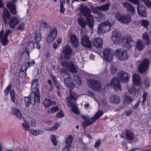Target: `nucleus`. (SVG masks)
Returning a JSON list of instances; mask_svg holds the SVG:
<instances>
[{
    "label": "nucleus",
    "mask_w": 151,
    "mask_h": 151,
    "mask_svg": "<svg viewBox=\"0 0 151 151\" xmlns=\"http://www.w3.org/2000/svg\"><path fill=\"white\" fill-rule=\"evenodd\" d=\"M65 83L70 89H72L75 88V85L73 83L72 79L69 77L68 78H65L64 80Z\"/></svg>",
    "instance_id": "23"
},
{
    "label": "nucleus",
    "mask_w": 151,
    "mask_h": 151,
    "mask_svg": "<svg viewBox=\"0 0 151 151\" xmlns=\"http://www.w3.org/2000/svg\"><path fill=\"white\" fill-rule=\"evenodd\" d=\"M142 39L145 41L146 44L148 45L150 42L149 36L148 33L145 32L142 35Z\"/></svg>",
    "instance_id": "37"
},
{
    "label": "nucleus",
    "mask_w": 151,
    "mask_h": 151,
    "mask_svg": "<svg viewBox=\"0 0 151 151\" xmlns=\"http://www.w3.org/2000/svg\"><path fill=\"white\" fill-rule=\"evenodd\" d=\"M31 88L33 90V91L35 92H32L33 93H36L37 91L39 92L38 90V84L37 81V80H34L32 84Z\"/></svg>",
    "instance_id": "34"
},
{
    "label": "nucleus",
    "mask_w": 151,
    "mask_h": 151,
    "mask_svg": "<svg viewBox=\"0 0 151 151\" xmlns=\"http://www.w3.org/2000/svg\"><path fill=\"white\" fill-rule=\"evenodd\" d=\"M147 94L146 92H144L142 96L143 99L142 100V105L144 106L145 105V102L146 100Z\"/></svg>",
    "instance_id": "54"
},
{
    "label": "nucleus",
    "mask_w": 151,
    "mask_h": 151,
    "mask_svg": "<svg viewBox=\"0 0 151 151\" xmlns=\"http://www.w3.org/2000/svg\"><path fill=\"white\" fill-rule=\"evenodd\" d=\"M127 88L128 89V91L132 95L134 96L135 95H138L139 92V90H136L132 86H127Z\"/></svg>",
    "instance_id": "31"
},
{
    "label": "nucleus",
    "mask_w": 151,
    "mask_h": 151,
    "mask_svg": "<svg viewBox=\"0 0 151 151\" xmlns=\"http://www.w3.org/2000/svg\"><path fill=\"white\" fill-rule=\"evenodd\" d=\"M124 7L127 9V11L130 12L132 14L134 15L135 13V10L133 7L129 3L125 2L123 3Z\"/></svg>",
    "instance_id": "28"
},
{
    "label": "nucleus",
    "mask_w": 151,
    "mask_h": 151,
    "mask_svg": "<svg viewBox=\"0 0 151 151\" xmlns=\"http://www.w3.org/2000/svg\"><path fill=\"white\" fill-rule=\"evenodd\" d=\"M62 41V38L61 37H59L57 39V42L59 44H60L61 43Z\"/></svg>",
    "instance_id": "63"
},
{
    "label": "nucleus",
    "mask_w": 151,
    "mask_h": 151,
    "mask_svg": "<svg viewBox=\"0 0 151 151\" xmlns=\"http://www.w3.org/2000/svg\"><path fill=\"white\" fill-rule=\"evenodd\" d=\"M103 114L102 111H98L95 115L90 119L91 121H90V119L88 116L86 115L83 116V118L85 120V121L82 124L83 126L85 128L86 126L91 124L101 116Z\"/></svg>",
    "instance_id": "6"
},
{
    "label": "nucleus",
    "mask_w": 151,
    "mask_h": 151,
    "mask_svg": "<svg viewBox=\"0 0 151 151\" xmlns=\"http://www.w3.org/2000/svg\"><path fill=\"white\" fill-rule=\"evenodd\" d=\"M61 64L63 67L66 69H68L71 72L73 73L77 72V69L73 62H68L65 60H63L61 62Z\"/></svg>",
    "instance_id": "12"
},
{
    "label": "nucleus",
    "mask_w": 151,
    "mask_h": 151,
    "mask_svg": "<svg viewBox=\"0 0 151 151\" xmlns=\"http://www.w3.org/2000/svg\"><path fill=\"white\" fill-rule=\"evenodd\" d=\"M73 140V136L72 135H69L65 141V145H66V147H70Z\"/></svg>",
    "instance_id": "36"
},
{
    "label": "nucleus",
    "mask_w": 151,
    "mask_h": 151,
    "mask_svg": "<svg viewBox=\"0 0 151 151\" xmlns=\"http://www.w3.org/2000/svg\"><path fill=\"white\" fill-rule=\"evenodd\" d=\"M88 95L90 97H92L93 99L96 101L99 106L102 104H104L105 101L104 100H102L101 98L99 97L98 95H96L95 98L93 93L91 91H89L88 92Z\"/></svg>",
    "instance_id": "22"
},
{
    "label": "nucleus",
    "mask_w": 151,
    "mask_h": 151,
    "mask_svg": "<svg viewBox=\"0 0 151 151\" xmlns=\"http://www.w3.org/2000/svg\"><path fill=\"white\" fill-rule=\"evenodd\" d=\"M2 16L5 23L7 24L8 20L10 18L11 16L9 12L6 9H4Z\"/></svg>",
    "instance_id": "24"
},
{
    "label": "nucleus",
    "mask_w": 151,
    "mask_h": 151,
    "mask_svg": "<svg viewBox=\"0 0 151 151\" xmlns=\"http://www.w3.org/2000/svg\"><path fill=\"white\" fill-rule=\"evenodd\" d=\"M27 67L28 66H26L25 65L23 64L22 66L21 67V71L20 72V74L21 73H24V77H25V76H26V73L24 72H26L27 68Z\"/></svg>",
    "instance_id": "43"
},
{
    "label": "nucleus",
    "mask_w": 151,
    "mask_h": 151,
    "mask_svg": "<svg viewBox=\"0 0 151 151\" xmlns=\"http://www.w3.org/2000/svg\"><path fill=\"white\" fill-rule=\"evenodd\" d=\"M19 22L18 18L12 17L9 19V23L10 27L11 28L14 29L19 24Z\"/></svg>",
    "instance_id": "19"
},
{
    "label": "nucleus",
    "mask_w": 151,
    "mask_h": 151,
    "mask_svg": "<svg viewBox=\"0 0 151 151\" xmlns=\"http://www.w3.org/2000/svg\"><path fill=\"white\" fill-rule=\"evenodd\" d=\"M72 52V49L69 46L67 45L65 46L62 49V54L60 56V58L67 60L70 59Z\"/></svg>",
    "instance_id": "9"
},
{
    "label": "nucleus",
    "mask_w": 151,
    "mask_h": 151,
    "mask_svg": "<svg viewBox=\"0 0 151 151\" xmlns=\"http://www.w3.org/2000/svg\"><path fill=\"white\" fill-rule=\"evenodd\" d=\"M77 21L80 27L82 28L81 30L82 29L83 31V29L86 26V20L84 18L81 17L78 19Z\"/></svg>",
    "instance_id": "35"
},
{
    "label": "nucleus",
    "mask_w": 151,
    "mask_h": 151,
    "mask_svg": "<svg viewBox=\"0 0 151 151\" xmlns=\"http://www.w3.org/2000/svg\"><path fill=\"white\" fill-rule=\"evenodd\" d=\"M110 102L113 104H119L120 101V97L116 95L111 96L109 99Z\"/></svg>",
    "instance_id": "27"
},
{
    "label": "nucleus",
    "mask_w": 151,
    "mask_h": 151,
    "mask_svg": "<svg viewBox=\"0 0 151 151\" xmlns=\"http://www.w3.org/2000/svg\"><path fill=\"white\" fill-rule=\"evenodd\" d=\"M70 147H66V145H65V147L63 149L62 151H69Z\"/></svg>",
    "instance_id": "61"
},
{
    "label": "nucleus",
    "mask_w": 151,
    "mask_h": 151,
    "mask_svg": "<svg viewBox=\"0 0 151 151\" xmlns=\"http://www.w3.org/2000/svg\"><path fill=\"white\" fill-rule=\"evenodd\" d=\"M29 132V134L35 136H37L43 132L42 130H35L33 129H30Z\"/></svg>",
    "instance_id": "39"
},
{
    "label": "nucleus",
    "mask_w": 151,
    "mask_h": 151,
    "mask_svg": "<svg viewBox=\"0 0 151 151\" xmlns=\"http://www.w3.org/2000/svg\"><path fill=\"white\" fill-rule=\"evenodd\" d=\"M55 104V102H52L50 99H46L44 101L43 104L45 108H48L52 104Z\"/></svg>",
    "instance_id": "38"
},
{
    "label": "nucleus",
    "mask_w": 151,
    "mask_h": 151,
    "mask_svg": "<svg viewBox=\"0 0 151 151\" xmlns=\"http://www.w3.org/2000/svg\"><path fill=\"white\" fill-rule=\"evenodd\" d=\"M69 36L70 37V41L73 46L76 47H78V42L75 35H70L69 34Z\"/></svg>",
    "instance_id": "29"
},
{
    "label": "nucleus",
    "mask_w": 151,
    "mask_h": 151,
    "mask_svg": "<svg viewBox=\"0 0 151 151\" xmlns=\"http://www.w3.org/2000/svg\"><path fill=\"white\" fill-rule=\"evenodd\" d=\"M42 35L39 31H37L35 35V39L36 43H39L41 40Z\"/></svg>",
    "instance_id": "33"
},
{
    "label": "nucleus",
    "mask_w": 151,
    "mask_h": 151,
    "mask_svg": "<svg viewBox=\"0 0 151 151\" xmlns=\"http://www.w3.org/2000/svg\"><path fill=\"white\" fill-rule=\"evenodd\" d=\"M133 83L134 86H139L141 85L140 76L138 74H135L133 75Z\"/></svg>",
    "instance_id": "20"
},
{
    "label": "nucleus",
    "mask_w": 151,
    "mask_h": 151,
    "mask_svg": "<svg viewBox=\"0 0 151 151\" xmlns=\"http://www.w3.org/2000/svg\"><path fill=\"white\" fill-rule=\"evenodd\" d=\"M136 49L139 51L142 50L145 47L143 42L141 40H139L137 42Z\"/></svg>",
    "instance_id": "32"
},
{
    "label": "nucleus",
    "mask_w": 151,
    "mask_h": 151,
    "mask_svg": "<svg viewBox=\"0 0 151 151\" xmlns=\"http://www.w3.org/2000/svg\"><path fill=\"white\" fill-rule=\"evenodd\" d=\"M151 61L150 58H144L139 64V71L141 73H143L147 71L149 68Z\"/></svg>",
    "instance_id": "7"
},
{
    "label": "nucleus",
    "mask_w": 151,
    "mask_h": 151,
    "mask_svg": "<svg viewBox=\"0 0 151 151\" xmlns=\"http://www.w3.org/2000/svg\"><path fill=\"white\" fill-rule=\"evenodd\" d=\"M24 40L26 42V43L25 45L26 46L25 51L27 52V54L29 57V51L30 50L34 48V44L32 41L31 38L26 39Z\"/></svg>",
    "instance_id": "15"
},
{
    "label": "nucleus",
    "mask_w": 151,
    "mask_h": 151,
    "mask_svg": "<svg viewBox=\"0 0 151 151\" xmlns=\"http://www.w3.org/2000/svg\"><path fill=\"white\" fill-rule=\"evenodd\" d=\"M87 82L88 86L95 90H98L101 88L100 83L95 80L89 79L87 80Z\"/></svg>",
    "instance_id": "13"
},
{
    "label": "nucleus",
    "mask_w": 151,
    "mask_h": 151,
    "mask_svg": "<svg viewBox=\"0 0 151 151\" xmlns=\"http://www.w3.org/2000/svg\"><path fill=\"white\" fill-rule=\"evenodd\" d=\"M11 32V31L9 29H7L4 34V31L2 30L0 32V37L2 43V44L4 45L7 44L8 42V41L7 39V37L9 35Z\"/></svg>",
    "instance_id": "16"
},
{
    "label": "nucleus",
    "mask_w": 151,
    "mask_h": 151,
    "mask_svg": "<svg viewBox=\"0 0 151 151\" xmlns=\"http://www.w3.org/2000/svg\"><path fill=\"white\" fill-rule=\"evenodd\" d=\"M7 7L9 9L11 13L13 14H16L17 13L16 5L12 2L8 3L7 5Z\"/></svg>",
    "instance_id": "26"
},
{
    "label": "nucleus",
    "mask_w": 151,
    "mask_h": 151,
    "mask_svg": "<svg viewBox=\"0 0 151 151\" xmlns=\"http://www.w3.org/2000/svg\"><path fill=\"white\" fill-rule=\"evenodd\" d=\"M77 97V95L75 92L70 91V97H68L67 98L68 106L69 107H72V111L76 114H79V112L77 107L75 105L73 102L76 99Z\"/></svg>",
    "instance_id": "5"
},
{
    "label": "nucleus",
    "mask_w": 151,
    "mask_h": 151,
    "mask_svg": "<svg viewBox=\"0 0 151 151\" xmlns=\"http://www.w3.org/2000/svg\"><path fill=\"white\" fill-rule=\"evenodd\" d=\"M81 33V35H82L81 39L82 45L84 47L88 48H90L91 47V44L87 36L83 35L84 33L83 32L82 29Z\"/></svg>",
    "instance_id": "17"
},
{
    "label": "nucleus",
    "mask_w": 151,
    "mask_h": 151,
    "mask_svg": "<svg viewBox=\"0 0 151 151\" xmlns=\"http://www.w3.org/2000/svg\"><path fill=\"white\" fill-rule=\"evenodd\" d=\"M81 12L86 18L88 25L90 28H92L94 24V17L91 15V12L86 6L81 5Z\"/></svg>",
    "instance_id": "3"
},
{
    "label": "nucleus",
    "mask_w": 151,
    "mask_h": 151,
    "mask_svg": "<svg viewBox=\"0 0 151 151\" xmlns=\"http://www.w3.org/2000/svg\"><path fill=\"white\" fill-rule=\"evenodd\" d=\"M59 110V108L57 106H53L49 109L47 111L48 113L52 114L55 113Z\"/></svg>",
    "instance_id": "41"
},
{
    "label": "nucleus",
    "mask_w": 151,
    "mask_h": 151,
    "mask_svg": "<svg viewBox=\"0 0 151 151\" xmlns=\"http://www.w3.org/2000/svg\"><path fill=\"white\" fill-rule=\"evenodd\" d=\"M93 45L97 48L101 47L103 44V40L100 38H95L92 41Z\"/></svg>",
    "instance_id": "25"
},
{
    "label": "nucleus",
    "mask_w": 151,
    "mask_h": 151,
    "mask_svg": "<svg viewBox=\"0 0 151 151\" xmlns=\"http://www.w3.org/2000/svg\"><path fill=\"white\" fill-rule=\"evenodd\" d=\"M60 124L58 123H57L55 124L54 126L49 129H47L46 130L52 131H54L58 128Z\"/></svg>",
    "instance_id": "45"
},
{
    "label": "nucleus",
    "mask_w": 151,
    "mask_h": 151,
    "mask_svg": "<svg viewBox=\"0 0 151 151\" xmlns=\"http://www.w3.org/2000/svg\"><path fill=\"white\" fill-rule=\"evenodd\" d=\"M115 56L118 59L120 60H124L128 58L127 51L121 48L116 50Z\"/></svg>",
    "instance_id": "10"
},
{
    "label": "nucleus",
    "mask_w": 151,
    "mask_h": 151,
    "mask_svg": "<svg viewBox=\"0 0 151 151\" xmlns=\"http://www.w3.org/2000/svg\"><path fill=\"white\" fill-rule=\"evenodd\" d=\"M112 24V23L108 21L101 23L99 25L98 27V32L100 34L108 32Z\"/></svg>",
    "instance_id": "8"
},
{
    "label": "nucleus",
    "mask_w": 151,
    "mask_h": 151,
    "mask_svg": "<svg viewBox=\"0 0 151 151\" xmlns=\"http://www.w3.org/2000/svg\"><path fill=\"white\" fill-rule=\"evenodd\" d=\"M139 4L137 5V10L139 14L142 17H146L147 14L146 9L144 6H140Z\"/></svg>",
    "instance_id": "21"
},
{
    "label": "nucleus",
    "mask_w": 151,
    "mask_h": 151,
    "mask_svg": "<svg viewBox=\"0 0 151 151\" xmlns=\"http://www.w3.org/2000/svg\"><path fill=\"white\" fill-rule=\"evenodd\" d=\"M111 39L114 44H122L128 49L130 48L135 44L134 41L129 36H125L121 38V36L116 30L113 32Z\"/></svg>",
    "instance_id": "1"
},
{
    "label": "nucleus",
    "mask_w": 151,
    "mask_h": 151,
    "mask_svg": "<svg viewBox=\"0 0 151 151\" xmlns=\"http://www.w3.org/2000/svg\"><path fill=\"white\" fill-rule=\"evenodd\" d=\"M12 112L19 119H22L23 118L21 112L19 109L17 108H13L12 110Z\"/></svg>",
    "instance_id": "30"
},
{
    "label": "nucleus",
    "mask_w": 151,
    "mask_h": 151,
    "mask_svg": "<svg viewBox=\"0 0 151 151\" xmlns=\"http://www.w3.org/2000/svg\"><path fill=\"white\" fill-rule=\"evenodd\" d=\"M126 135L127 139L132 140L133 138V135L132 133L129 131L126 132Z\"/></svg>",
    "instance_id": "51"
},
{
    "label": "nucleus",
    "mask_w": 151,
    "mask_h": 151,
    "mask_svg": "<svg viewBox=\"0 0 151 151\" xmlns=\"http://www.w3.org/2000/svg\"><path fill=\"white\" fill-rule=\"evenodd\" d=\"M117 69L116 67L113 65H112L110 68V71L112 73H114L116 72Z\"/></svg>",
    "instance_id": "57"
},
{
    "label": "nucleus",
    "mask_w": 151,
    "mask_h": 151,
    "mask_svg": "<svg viewBox=\"0 0 151 151\" xmlns=\"http://www.w3.org/2000/svg\"><path fill=\"white\" fill-rule=\"evenodd\" d=\"M24 101L25 104L27 106H28L31 104H34L36 103H40V97L39 92L37 91L36 93L32 92L29 97H24Z\"/></svg>",
    "instance_id": "4"
},
{
    "label": "nucleus",
    "mask_w": 151,
    "mask_h": 151,
    "mask_svg": "<svg viewBox=\"0 0 151 151\" xmlns=\"http://www.w3.org/2000/svg\"><path fill=\"white\" fill-rule=\"evenodd\" d=\"M64 116V114L62 111L59 112L56 114V116L59 118L63 117Z\"/></svg>",
    "instance_id": "56"
},
{
    "label": "nucleus",
    "mask_w": 151,
    "mask_h": 151,
    "mask_svg": "<svg viewBox=\"0 0 151 151\" xmlns=\"http://www.w3.org/2000/svg\"><path fill=\"white\" fill-rule=\"evenodd\" d=\"M150 80L149 78L147 77L145 80L144 84L146 88L149 87L150 86Z\"/></svg>",
    "instance_id": "46"
},
{
    "label": "nucleus",
    "mask_w": 151,
    "mask_h": 151,
    "mask_svg": "<svg viewBox=\"0 0 151 151\" xmlns=\"http://www.w3.org/2000/svg\"><path fill=\"white\" fill-rule=\"evenodd\" d=\"M109 6V4L108 3L106 4L101 6H97V8L99 10L105 11L108 9Z\"/></svg>",
    "instance_id": "42"
},
{
    "label": "nucleus",
    "mask_w": 151,
    "mask_h": 151,
    "mask_svg": "<svg viewBox=\"0 0 151 151\" xmlns=\"http://www.w3.org/2000/svg\"><path fill=\"white\" fill-rule=\"evenodd\" d=\"M74 80L77 84L80 85L81 83V79L78 76H74Z\"/></svg>",
    "instance_id": "50"
},
{
    "label": "nucleus",
    "mask_w": 151,
    "mask_h": 151,
    "mask_svg": "<svg viewBox=\"0 0 151 151\" xmlns=\"http://www.w3.org/2000/svg\"><path fill=\"white\" fill-rule=\"evenodd\" d=\"M12 87V85L11 84H9V86L6 88L4 91V93L6 95H8L9 91Z\"/></svg>",
    "instance_id": "55"
},
{
    "label": "nucleus",
    "mask_w": 151,
    "mask_h": 151,
    "mask_svg": "<svg viewBox=\"0 0 151 151\" xmlns=\"http://www.w3.org/2000/svg\"><path fill=\"white\" fill-rule=\"evenodd\" d=\"M51 139L52 142L54 145H57V140H56L55 136L53 135H52L51 136Z\"/></svg>",
    "instance_id": "52"
},
{
    "label": "nucleus",
    "mask_w": 151,
    "mask_h": 151,
    "mask_svg": "<svg viewBox=\"0 0 151 151\" xmlns=\"http://www.w3.org/2000/svg\"><path fill=\"white\" fill-rule=\"evenodd\" d=\"M10 94L11 95V99L12 101L14 103H16L17 102L15 101V93L14 90H11L10 91Z\"/></svg>",
    "instance_id": "48"
},
{
    "label": "nucleus",
    "mask_w": 151,
    "mask_h": 151,
    "mask_svg": "<svg viewBox=\"0 0 151 151\" xmlns=\"http://www.w3.org/2000/svg\"><path fill=\"white\" fill-rule=\"evenodd\" d=\"M25 24L24 23H22L20 24L17 28V29L19 30H22L24 29Z\"/></svg>",
    "instance_id": "58"
},
{
    "label": "nucleus",
    "mask_w": 151,
    "mask_h": 151,
    "mask_svg": "<svg viewBox=\"0 0 151 151\" xmlns=\"http://www.w3.org/2000/svg\"><path fill=\"white\" fill-rule=\"evenodd\" d=\"M123 100L124 103H128L132 101V98L127 94H125Z\"/></svg>",
    "instance_id": "44"
},
{
    "label": "nucleus",
    "mask_w": 151,
    "mask_h": 151,
    "mask_svg": "<svg viewBox=\"0 0 151 151\" xmlns=\"http://www.w3.org/2000/svg\"><path fill=\"white\" fill-rule=\"evenodd\" d=\"M55 85L56 87L60 89V86L58 83L57 81L55 82Z\"/></svg>",
    "instance_id": "62"
},
{
    "label": "nucleus",
    "mask_w": 151,
    "mask_h": 151,
    "mask_svg": "<svg viewBox=\"0 0 151 151\" xmlns=\"http://www.w3.org/2000/svg\"><path fill=\"white\" fill-rule=\"evenodd\" d=\"M60 12L62 14H64L65 10V9L63 7V4L65 3V1L64 0H60Z\"/></svg>",
    "instance_id": "47"
},
{
    "label": "nucleus",
    "mask_w": 151,
    "mask_h": 151,
    "mask_svg": "<svg viewBox=\"0 0 151 151\" xmlns=\"http://www.w3.org/2000/svg\"><path fill=\"white\" fill-rule=\"evenodd\" d=\"M130 76V75L127 73L121 71L118 73L117 78H114L112 79L110 85L115 91H120L121 89L120 81L127 82L128 81Z\"/></svg>",
    "instance_id": "2"
},
{
    "label": "nucleus",
    "mask_w": 151,
    "mask_h": 151,
    "mask_svg": "<svg viewBox=\"0 0 151 151\" xmlns=\"http://www.w3.org/2000/svg\"><path fill=\"white\" fill-rule=\"evenodd\" d=\"M50 77L54 82L57 81L54 75H51Z\"/></svg>",
    "instance_id": "64"
},
{
    "label": "nucleus",
    "mask_w": 151,
    "mask_h": 151,
    "mask_svg": "<svg viewBox=\"0 0 151 151\" xmlns=\"http://www.w3.org/2000/svg\"><path fill=\"white\" fill-rule=\"evenodd\" d=\"M101 144V141L100 140H98L95 143L94 145V147H98Z\"/></svg>",
    "instance_id": "60"
},
{
    "label": "nucleus",
    "mask_w": 151,
    "mask_h": 151,
    "mask_svg": "<svg viewBox=\"0 0 151 151\" xmlns=\"http://www.w3.org/2000/svg\"><path fill=\"white\" fill-rule=\"evenodd\" d=\"M116 18L121 23L127 24L131 21V16L128 15H124L119 12L116 13L115 15Z\"/></svg>",
    "instance_id": "11"
},
{
    "label": "nucleus",
    "mask_w": 151,
    "mask_h": 151,
    "mask_svg": "<svg viewBox=\"0 0 151 151\" xmlns=\"http://www.w3.org/2000/svg\"><path fill=\"white\" fill-rule=\"evenodd\" d=\"M149 23L148 21L146 20H142L140 22L141 24L145 27H147Z\"/></svg>",
    "instance_id": "53"
},
{
    "label": "nucleus",
    "mask_w": 151,
    "mask_h": 151,
    "mask_svg": "<svg viewBox=\"0 0 151 151\" xmlns=\"http://www.w3.org/2000/svg\"><path fill=\"white\" fill-rule=\"evenodd\" d=\"M22 127L25 131H29L30 130V126L29 122L25 120L24 122L22 124Z\"/></svg>",
    "instance_id": "40"
},
{
    "label": "nucleus",
    "mask_w": 151,
    "mask_h": 151,
    "mask_svg": "<svg viewBox=\"0 0 151 151\" xmlns=\"http://www.w3.org/2000/svg\"><path fill=\"white\" fill-rule=\"evenodd\" d=\"M92 11L95 13L98 14L99 13L98 11L99 10L97 8V7L95 8L91 7Z\"/></svg>",
    "instance_id": "59"
},
{
    "label": "nucleus",
    "mask_w": 151,
    "mask_h": 151,
    "mask_svg": "<svg viewBox=\"0 0 151 151\" xmlns=\"http://www.w3.org/2000/svg\"><path fill=\"white\" fill-rule=\"evenodd\" d=\"M39 23L40 26L44 28H47L48 27V24L45 20H42L39 22Z\"/></svg>",
    "instance_id": "49"
},
{
    "label": "nucleus",
    "mask_w": 151,
    "mask_h": 151,
    "mask_svg": "<svg viewBox=\"0 0 151 151\" xmlns=\"http://www.w3.org/2000/svg\"><path fill=\"white\" fill-rule=\"evenodd\" d=\"M57 34V29L55 28L52 29L47 38V41L49 43L52 42L55 39Z\"/></svg>",
    "instance_id": "18"
},
{
    "label": "nucleus",
    "mask_w": 151,
    "mask_h": 151,
    "mask_svg": "<svg viewBox=\"0 0 151 151\" xmlns=\"http://www.w3.org/2000/svg\"><path fill=\"white\" fill-rule=\"evenodd\" d=\"M104 58L108 62H111L113 56V52L112 50L109 48L105 49L103 52Z\"/></svg>",
    "instance_id": "14"
}]
</instances>
